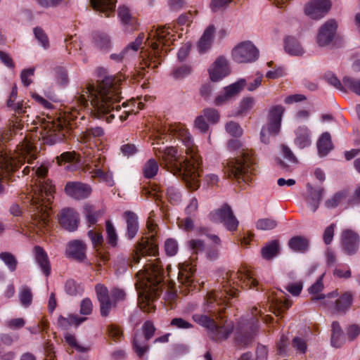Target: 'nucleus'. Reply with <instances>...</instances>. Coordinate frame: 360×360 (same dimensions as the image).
I'll use <instances>...</instances> for the list:
<instances>
[{"label": "nucleus", "instance_id": "f3484780", "mask_svg": "<svg viewBox=\"0 0 360 360\" xmlns=\"http://www.w3.org/2000/svg\"><path fill=\"white\" fill-rule=\"evenodd\" d=\"M67 195L75 199H84L89 197L91 192L89 185L81 182H68L65 187Z\"/></svg>", "mask_w": 360, "mask_h": 360}, {"label": "nucleus", "instance_id": "5fc2aeb1", "mask_svg": "<svg viewBox=\"0 0 360 360\" xmlns=\"http://www.w3.org/2000/svg\"><path fill=\"white\" fill-rule=\"evenodd\" d=\"M94 39L96 46L101 49H107L110 46V39L104 33H95Z\"/></svg>", "mask_w": 360, "mask_h": 360}, {"label": "nucleus", "instance_id": "a878e982", "mask_svg": "<svg viewBox=\"0 0 360 360\" xmlns=\"http://www.w3.org/2000/svg\"><path fill=\"white\" fill-rule=\"evenodd\" d=\"M281 124L270 122L264 125L260 131V140L264 143H269L270 137L277 136L281 130Z\"/></svg>", "mask_w": 360, "mask_h": 360}, {"label": "nucleus", "instance_id": "37998d69", "mask_svg": "<svg viewBox=\"0 0 360 360\" xmlns=\"http://www.w3.org/2000/svg\"><path fill=\"white\" fill-rule=\"evenodd\" d=\"M347 196V193L346 191H338L331 197L328 198L324 205L328 209H334L337 207L340 203Z\"/></svg>", "mask_w": 360, "mask_h": 360}, {"label": "nucleus", "instance_id": "cd10ccee", "mask_svg": "<svg viewBox=\"0 0 360 360\" xmlns=\"http://www.w3.org/2000/svg\"><path fill=\"white\" fill-rule=\"evenodd\" d=\"M127 224L126 236L129 239H133L136 235L139 226L138 217L132 212L128 211L124 213Z\"/></svg>", "mask_w": 360, "mask_h": 360}, {"label": "nucleus", "instance_id": "3c124183", "mask_svg": "<svg viewBox=\"0 0 360 360\" xmlns=\"http://www.w3.org/2000/svg\"><path fill=\"white\" fill-rule=\"evenodd\" d=\"M65 292L72 296L77 295L82 291L81 286L76 283L74 280H68L65 285Z\"/></svg>", "mask_w": 360, "mask_h": 360}, {"label": "nucleus", "instance_id": "603ef678", "mask_svg": "<svg viewBox=\"0 0 360 360\" xmlns=\"http://www.w3.org/2000/svg\"><path fill=\"white\" fill-rule=\"evenodd\" d=\"M202 114L212 124L218 122L220 118L219 112L214 108H205Z\"/></svg>", "mask_w": 360, "mask_h": 360}, {"label": "nucleus", "instance_id": "412c9836", "mask_svg": "<svg viewBox=\"0 0 360 360\" xmlns=\"http://www.w3.org/2000/svg\"><path fill=\"white\" fill-rule=\"evenodd\" d=\"M195 269L188 263L179 264L178 280L179 282L186 286L188 290L192 288L194 282L193 274Z\"/></svg>", "mask_w": 360, "mask_h": 360}, {"label": "nucleus", "instance_id": "c85d7f7f", "mask_svg": "<svg viewBox=\"0 0 360 360\" xmlns=\"http://www.w3.org/2000/svg\"><path fill=\"white\" fill-rule=\"evenodd\" d=\"M281 149L283 158L287 161V162L284 160H278V164L281 169L285 171H289L290 165L298 163V160L294 155L293 152L287 146L282 145Z\"/></svg>", "mask_w": 360, "mask_h": 360}, {"label": "nucleus", "instance_id": "6e6d98bb", "mask_svg": "<svg viewBox=\"0 0 360 360\" xmlns=\"http://www.w3.org/2000/svg\"><path fill=\"white\" fill-rule=\"evenodd\" d=\"M100 303V311L102 316H108L110 314V310L116 307V304L112 300L111 298L104 300Z\"/></svg>", "mask_w": 360, "mask_h": 360}, {"label": "nucleus", "instance_id": "7ed1b4c3", "mask_svg": "<svg viewBox=\"0 0 360 360\" xmlns=\"http://www.w3.org/2000/svg\"><path fill=\"white\" fill-rule=\"evenodd\" d=\"M232 273L227 272L223 278L222 290L212 291L207 295L203 305V312L192 315L194 322L205 328L211 339L218 341L226 340L231 334L233 326L224 321L225 316L222 315L224 308H217L227 302V298L237 296L238 290L231 287Z\"/></svg>", "mask_w": 360, "mask_h": 360}, {"label": "nucleus", "instance_id": "79ce46f5", "mask_svg": "<svg viewBox=\"0 0 360 360\" xmlns=\"http://www.w3.org/2000/svg\"><path fill=\"white\" fill-rule=\"evenodd\" d=\"M159 165L158 162L153 158L149 159L143 167V174L147 179L153 178L158 173Z\"/></svg>", "mask_w": 360, "mask_h": 360}, {"label": "nucleus", "instance_id": "c9c22d12", "mask_svg": "<svg viewBox=\"0 0 360 360\" xmlns=\"http://www.w3.org/2000/svg\"><path fill=\"white\" fill-rule=\"evenodd\" d=\"M148 339H146L141 333H136L134 338L133 347L139 357H142L149 349Z\"/></svg>", "mask_w": 360, "mask_h": 360}, {"label": "nucleus", "instance_id": "423d86ee", "mask_svg": "<svg viewBox=\"0 0 360 360\" xmlns=\"http://www.w3.org/2000/svg\"><path fill=\"white\" fill-rule=\"evenodd\" d=\"M36 150L32 138L26 136L13 153L4 149L0 151V169L9 172L16 170L25 161L30 163L37 158Z\"/></svg>", "mask_w": 360, "mask_h": 360}, {"label": "nucleus", "instance_id": "e2e57ef3", "mask_svg": "<svg viewBox=\"0 0 360 360\" xmlns=\"http://www.w3.org/2000/svg\"><path fill=\"white\" fill-rule=\"evenodd\" d=\"M34 34L36 39L40 42L44 49H47L49 46L48 37L41 28L35 27L34 29Z\"/></svg>", "mask_w": 360, "mask_h": 360}, {"label": "nucleus", "instance_id": "393cba45", "mask_svg": "<svg viewBox=\"0 0 360 360\" xmlns=\"http://www.w3.org/2000/svg\"><path fill=\"white\" fill-rule=\"evenodd\" d=\"M90 3L95 11L108 18L114 13L116 0H90Z\"/></svg>", "mask_w": 360, "mask_h": 360}, {"label": "nucleus", "instance_id": "5701e85b", "mask_svg": "<svg viewBox=\"0 0 360 360\" xmlns=\"http://www.w3.org/2000/svg\"><path fill=\"white\" fill-rule=\"evenodd\" d=\"M118 17L128 32H131L136 29L138 25L137 20L127 6H122L118 8Z\"/></svg>", "mask_w": 360, "mask_h": 360}, {"label": "nucleus", "instance_id": "69168bd1", "mask_svg": "<svg viewBox=\"0 0 360 360\" xmlns=\"http://www.w3.org/2000/svg\"><path fill=\"white\" fill-rule=\"evenodd\" d=\"M167 195L172 204H178L181 201V194L174 187H168L167 188Z\"/></svg>", "mask_w": 360, "mask_h": 360}, {"label": "nucleus", "instance_id": "39448f33", "mask_svg": "<svg viewBox=\"0 0 360 360\" xmlns=\"http://www.w3.org/2000/svg\"><path fill=\"white\" fill-rule=\"evenodd\" d=\"M136 277V288L141 289L139 292V307L143 311L150 313L155 309L153 302L158 295L164 280V269L160 259H147Z\"/></svg>", "mask_w": 360, "mask_h": 360}, {"label": "nucleus", "instance_id": "8fccbe9b", "mask_svg": "<svg viewBox=\"0 0 360 360\" xmlns=\"http://www.w3.org/2000/svg\"><path fill=\"white\" fill-rule=\"evenodd\" d=\"M107 239L108 243L115 246L117 242V236L115 227L110 221H106Z\"/></svg>", "mask_w": 360, "mask_h": 360}, {"label": "nucleus", "instance_id": "a18cd8bd", "mask_svg": "<svg viewBox=\"0 0 360 360\" xmlns=\"http://www.w3.org/2000/svg\"><path fill=\"white\" fill-rule=\"evenodd\" d=\"M277 226V221L271 218L259 219L255 224L257 229L261 231H271L276 229Z\"/></svg>", "mask_w": 360, "mask_h": 360}, {"label": "nucleus", "instance_id": "58836bf2", "mask_svg": "<svg viewBox=\"0 0 360 360\" xmlns=\"http://www.w3.org/2000/svg\"><path fill=\"white\" fill-rule=\"evenodd\" d=\"M232 57L237 63L248 61V42L243 41L237 45L232 51Z\"/></svg>", "mask_w": 360, "mask_h": 360}, {"label": "nucleus", "instance_id": "4468645a", "mask_svg": "<svg viewBox=\"0 0 360 360\" xmlns=\"http://www.w3.org/2000/svg\"><path fill=\"white\" fill-rule=\"evenodd\" d=\"M341 243L343 250L347 255H354L359 248L360 236L352 229H345L342 232Z\"/></svg>", "mask_w": 360, "mask_h": 360}, {"label": "nucleus", "instance_id": "ddd939ff", "mask_svg": "<svg viewBox=\"0 0 360 360\" xmlns=\"http://www.w3.org/2000/svg\"><path fill=\"white\" fill-rule=\"evenodd\" d=\"M330 0H310L305 6L304 13L312 19L323 17L330 9Z\"/></svg>", "mask_w": 360, "mask_h": 360}, {"label": "nucleus", "instance_id": "c756f323", "mask_svg": "<svg viewBox=\"0 0 360 360\" xmlns=\"http://www.w3.org/2000/svg\"><path fill=\"white\" fill-rule=\"evenodd\" d=\"M105 134L104 129L101 127H91L83 131L79 139L83 143H91L102 137Z\"/></svg>", "mask_w": 360, "mask_h": 360}, {"label": "nucleus", "instance_id": "72a5a7b5", "mask_svg": "<svg viewBox=\"0 0 360 360\" xmlns=\"http://www.w3.org/2000/svg\"><path fill=\"white\" fill-rule=\"evenodd\" d=\"M332 333L330 342L333 347L339 348L345 343L343 331L337 321H333L331 325Z\"/></svg>", "mask_w": 360, "mask_h": 360}, {"label": "nucleus", "instance_id": "a19ab883", "mask_svg": "<svg viewBox=\"0 0 360 360\" xmlns=\"http://www.w3.org/2000/svg\"><path fill=\"white\" fill-rule=\"evenodd\" d=\"M285 108L281 105H275L269 110L268 120L281 124L282 117Z\"/></svg>", "mask_w": 360, "mask_h": 360}, {"label": "nucleus", "instance_id": "0e129e2a", "mask_svg": "<svg viewBox=\"0 0 360 360\" xmlns=\"http://www.w3.org/2000/svg\"><path fill=\"white\" fill-rule=\"evenodd\" d=\"M95 290L98 302L110 298V294L109 295L108 290L104 285L97 284Z\"/></svg>", "mask_w": 360, "mask_h": 360}, {"label": "nucleus", "instance_id": "052dcab7", "mask_svg": "<svg viewBox=\"0 0 360 360\" xmlns=\"http://www.w3.org/2000/svg\"><path fill=\"white\" fill-rule=\"evenodd\" d=\"M292 347L300 354H304L307 349L306 341L299 337L292 339Z\"/></svg>", "mask_w": 360, "mask_h": 360}, {"label": "nucleus", "instance_id": "338daca9", "mask_svg": "<svg viewBox=\"0 0 360 360\" xmlns=\"http://www.w3.org/2000/svg\"><path fill=\"white\" fill-rule=\"evenodd\" d=\"M191 72V69L189 66L182 65L172 70V75L175 79H181L185 76L188 75Z\"/></svg>", "mask_w": 360, "mask_h": 360}, {"label": "nucleus", "instance_id": "4c0bfd02", "mask_svg": "<svg viewBox=\"0 0 360 360\" xmlns=\"http://www.w3.org/2000/svg\"><path fill=\"white\" fill-rule=\"evenodd\" d=\"M91 174L92 177L99 178L109 186H112L115 184L112 174L110 172V167H106V169H94Z\"/></svg>", "mask_w": 360, "mask_h": 360}, {"label": "nucleus", "instance_id": "680f3d73", "mask_svg": "<svg viewBox=\"0 0 360 360\" xmlns=\"http://www.w3.org/2000/svg\"><path fill=\"white\" fill-rule=\"evenodd\" d=\"M165 250L168 256H174L178 252L177 242L172 239L169 238L165 243Z\"/></svg>", "mask_w": 360, "mask_h": 360}, {"label": "nucleus", "instance_id": "0eeeda50", "mask_svg": "<svg viewBox=\"0 0 360 360\" xmlns=\"http://www.w3.org/2000/svg\"><path fill=\"white\" fill-rule=\"evenodd\" d=\"M149 236L142 238L135 245L130 265L139 264L142 257L146 256L155 257L158 254V246L155 240L158 233V226L153 221H147Z\"/></svg>", "mask_w": 360, "mask_h": 360}, {"label": "nucleus", "instance_id": "f257e3e1", "mask_svg": "<svg viewBox=\"0 0 360 360\" xmlns=\"http://www.w3.org/2000/svg\"><path fill=\"white\" fill-rule=\"evenodd\" d=\"M169 130L174 136L181 140L186 147V157L181 158L174 147L162 148L159 142L153 143L156 157L160 165L174 176L181 177L186 186L191 190H197L200 186V167L202 163L197 146L193 143L191 135L181 124H174Z\"/></svg>", "mask_w": 360, "mask_h": 360}, {"label": "nucleus", "instance_id": "1a4fd4ad", "mask_svg": "<svg viewBox=\"0 0 360 360\" xmlns=\"http://www.w3.org/2000/svg\"><path fill=\"white\" fill-rule=\"evenodd\" d=\"M338 295L337 290L333 291L326 295L323 294L319 295L311 298V301L315 302L319 300H322V304L326 307L331 308L335 314L345 313V311L350 307L352 302V296L349 292H345L342 294L335 301L333 300L336 298Z\"/></svg>", "mask_w": 360, "mask_h": 360}, {"label": "nucleus", "instance_id": "13d9d810", "mask_svg": "<svg viewBox=\"0 0 360 360\" xmlns=\"http://www.w3.org/2000/svg\"><path fill=\"white\" fill-rule=\"evenodd\" d=\"M273 304L274 305V313L279 315L284 309H288L290 307V302L288 300H283L281 297L276 298Z\"/></svg>", "mask_w": 360, "mask_h": 360}, {"label": "nucleus", "instance_id": "9d476101", "mask_svg": "<svg viewBox=\"0 0 360 360\" xmlns=\"http://www.w3.org/2000/svg\"><path fill=\"white\" fill-rule=\"evenodd\" d=\"M247 160L244 150L241 155L229 160L224 166V172L229 177L234 179L241 189L246 188Z\"/></svg>", "mask_w": 360, "mask_h": 360}, {"label": "nucleus", "instance_id": "473e14b6", "mask_svg": "<svg viewBox=\"0 0 360 360\" xmlns=\"http://www.w3.org/2000/svg\"><path fill=\"white\" fill-rule=\"evenodd\" d=\"M280 252V245L278 240H273L267 243L261 250V255L263 259L271 260L276 257Z\"/></svg>", "mask_w": 360, "mask_h": 360}, {"label": "nucleus", "instance_id": "dca6fc26", "mask_svg": "<svg viewBox=\"0 0 360 360\" xmlns=\"http://www.w3.org/2000/svg\"><path fill=\"white\" fill-rule=\"evenodd\" d=\"M60 226L68 231H75L78 227V213L72 208H64L58 214Z\"/></svg>", "mask_w": 360, "mask_h": 360}, {"label": "nucleus", "instance_id": "6ab92c4d", "mask_svg": "<svg viewBox=\"0 0 360 360\" xmlns=\"http://www.w3.org/2000/svg\"><path fill=\"white\" fill-rule=\"evenodd\" d=\"M229 72L228 61L224 57H219L209 70L210 79L213 82L220 80Z\"/></svg>", "mask_w": 360, "mask_h": 360}, {"label": "nucleus", "instance_id": "e433bc0d", "mask_svg": "<svg viewBox=\"0 0 360 360\" xmlns=\"http://www.w3.org/2000/svg\"><path fill=\"white\" fill-rule=\"evenodd\" d=\"M288 244L294 252H304L309 248V240L306 238L299 236L291 238Z\"/></svg>", "mask_w": 360, "mask_h": 360}, {"label": "nucleus", "instance_id": "f704fd0d", "mask_svg": "<svg viewBox=\"0 0 360 360\" xmlns=\"http://www.w3.org/2000/svg\"><path fill=\"white\" fill-rule=\"evenodd\" d=\"M317 149L320 156H326L332 149L331 137L328 132L322 134L317 142Z\"/></svg>", "mask_w": 360, "mask_h": 360}, {"label": "nucleus", "instance_id": "c03bdc74", "mask_svg": "<svg viewBox=\"0 0 360 360\" xmlns=\"http://www.w3.org/2000/svg\"><path fill=\"white\" fill-rule=\"evenodd\" d=\"M235 342L238 347H245L248 344L247 328L245 325L238 326L235 333Z\"/></svg>", "mask_w": 360, "mask_h": 360}, {"label": "nucleus", "instance_id": "20e7f679", "mask_svg": "<svg viewBox=\"0 0 360 360\" xmlns=\"http://www.w3.org/2000/svg\"><path fill=\"white\" fill-rule=\"evenodd\" d=\"M48 169L44 166L34 171L37 179L27 198L30 199L28 227L36 233H44L50 226V203L55 192L54 186L46 178Z\"/></svg>", "mask_w": 360, "mask_h": 360}, {"label": "nucleus", "instance_id": "7c9ffc66", "mask_svg": "<svg viewBox=\"0 0 360 360\" xmlns=\"http://www.w3.org/2000/svg\"><path fill=\"white\" fill-rule=\"evenodd\" d=\"M35 259L43 273L48 276L51 273V266L48 256L44 249L39 246L34 248Z\"/></svg>", "mask_w": 360, "mask_h": 360}, {"label": "nucleus", "instance_id": "bf43d9fd", "mask_svg": "<svg viewBox=\"0 0 360 360\" xmlns=\"http://www.w3.org/2000/svg\"><path fill=\"white\" fill-rule=\"evenodd\" d=\"M170 326L178 329H190L193 324L182 318H174L170 322Z\"/></svg>", "mask_w": 360, "mask_h": 360}, {"label": "nucleus", "instance_id": "774afa93", "mask_svg": "<svg viewBox=\"0 0 360 360\" xmlns=\"http://www.w3.org/2000/svg\"><path fill=\"white\" fill-rule=\"evenodd\" d=\"M233 0H212L210 8L212 11L217 12L225 9Z\"/></svg>", "mask_w": 360, "mask_h": 360}, {"label": "nucleus", "instance_id": "2eb2a0df", "mask_svg": "<svg viewBox=\"0 0 360 360\" xmlns=\"http://www.w3.org/2000/svg\"><path fill=\"white\" fill-rule=\"evenodd\" d=\"M338 27L337 22L333 19L327 20L319 29L317 35V43L319 46L330 44L335 35Z\"/></svg>", "mask_w": 360, "mask_h": 360}, {"label": "nucleus", "instance_id": "f03ea898", "mask_svg": "<svg viewBox=\"0 0 360 360\" xmlns=\"http://www.w3.org/2000/svg\"><path fill=\"white\" fill-rule=\"evenodd\" d=\"M120 81L114 77L106 76L98 82L96 87L92 84H87L82 92L75 96L77 103L82 108L86 107L90 101L95 117L104 118L107 122H111L115 117H119L121 121L126 120L134 110L120 112L121 107L117 104L120 101Z\"/></svg>", "mask_w": 360, "mask_h": 360}, {"label": "nucleus", "instance_id": "b1692460", "mask_svg": "<svg viewBox=\"0 0 360 360\" xmlns=\"http://www.w3.org/2000/svg\"><path fill=\"white\" fill-rule=\"evenodd\" d=\"M215 31L216 29L213 25H210L205 30L202 35L198 42V49L200 53H205L211 48Z\"/></svg>", "mask_w": 360, "mask_h": 360}, {"label": "nucleus", "instance_id": "ea45409f", "mask_svg": "<svg viewBox=\"0 0 360 360\" xmlns=\"http://www.w3.org/2000/svg\"><path fill=\"white\" fill-rule=\"evenodd\" d=\"M169 30V27H166L165 26L160 27L156 30L153 37H156L157 41L163 45H169L174 40L172 39L174 35L171 34Z\"/></svg>", "mask_w": 360, "mask_h": 360}, {"label": "nucleus", "instance_id": "49530a36", "mask_svg": "<svg viewBox=\"0 0 360 360\" xmlns=\"http://www.w3.org/2000/svg\"><path fill=\"white\" fill-rule=\"evenodd\" d=\"M19 299L22 306L25 307H29L32 301V294L30 288L27 286H22L19 292Z\"/></svg>", "mask_w": 360, "mask_h": 360}, {"label": "nucleus", "instance_id": "4be33fe9", "mask_svg": "<svg viewBox=\"0 0 360 360\" xmlns=\"http://www.w3.org/2000/svg\"><path fill=\"white\" fill-rule=\"evenodd\" d=\"M66 254L68 257L82 262L86 257V245L82 240H72L67 245Z\"/></svg>", "mask_w": 360, "mask_h": 360}, {"label": "nucleus", "instance_id": "a211bd4d", "mask_svg": "<svg viewBox=\"0 0 360 360\" xmlns=\"http://www.w3.org/2000/svg\"><path fill=\"white\" fill-rule=\"evenodd\" d=\"M307 194L305 197V201L307 207L314 213L319 208V204L323 198L325 190L322 187L314 188L308 184L307 185Z\"/></svg>", "mask_w": 360, "mask_h": 360}, {"label": "nucleus", "instance_id": "bb28decb", "mask_svg": "<svg viewBox=\"0 0 360 360\" xmlns=\"http://www.w3.org/2000/svg\"><path fill=\"white\" fill-rule=\"evenodd\" d=\"M295 144L300 149L308 147L311 145L310 132L305 126L299 127L295 131Z\"/></svg>", "mask_w": 360, "mask_h": 360}, {"label": "nucleus", "instance_id": "09e8293b", "mask_svg": "<svg viewBox=\"0 0 360 360\" xmlns=\"http://www.w3.org/2000/svg\"><path fill=\"white\" fill-rule=\"evenodd\" d=\"M0 259L5 263L11 271H14L17 266V259L10 252H4L0 253Z\"/></svg>", "mask_w": 360, "mask_h": 360}, {"label": "nucleus", "instance_id": "9b49d317", "mask_svg": "<svg viewBox=\"0 0 360 360\" xmlns=\"http://www.w3.org/2000/svg\"><path fill=\"white\" fill-rule=\"evenodd\" d=\"M211 219L220 222L229 231H234L238 225V221L233 214L231 207L226 204L210 214Z\"/></svg>", "mask_w": 360, "mask_h": 360}, {"label": "nucleus", "instance_id": "f8f14e48", "mask_svg": "<svg viewBox=\"0 0 360 360\" xmlns=\"http://www.w3.org/2000/svg\"><path fill=\"white\" fill-rule=\"evenodd\" d=\"M247 82L245 79H240L226 87L221 94L216 96L214 103L216 105H222L237 96L246 86Z\"/></svg>", "mask_w": 360, "mask_h": 360}, {"label": "nucleus", "instance_id": "6e6552de", "mask_svg": "<svg viewBox=\"0 0 360 360\" xmlns=\"http://www.w3.org/2000/svg\"><path fill=\"white\" fill-rule=\"evenodd\" d=\"M34 122L39 124L37 129H40L39 134L45 143L52 145L65 139L68 130L60 120H53L51 117L48 120L38 117L37 121Z\"/></svg>", "mask_w": 360, "mask_h": 360}, {"label": "nucleus", "instance_id": "aec40b11", "mask_svg": "<svg viewBox=\"0 0 360 360\" xmlns=\"http://www.w3.org/2000/svg\"><path fill=\"white\" fill-rule=\"evenodd\" d=\"M143 38L144 34L143 33L139 34L136 40L129 44L121 53L111 54L110 58L116 62H122L124 59H129L130 57L134 56L136 52L141 47Z\"/></svg>", "mask_w": 360, "mask_h": 360}, {"label": "nucleus", "instance_id": "de8ad7c7", "mask_svg": "<svg viewBox=\"0 0 360 360\" xmlns=\"http://www.w3.org/2000/svg\"><path fill=\"white\" fill-rule=\"evenodd\" d=\"M342 82L345 86L360 96V79L350 77H345L342 79Z\"/></svg>", "mask_w": 360, "mask_h": 360}, {"label": "nucleus", "instance_id": "2f4dec72", "mask_svg": "<svg viewBox=\"0 0 360 360\" xmlns=\"http://www.w3.org/2000/svg\"><path fill=\"white\" fill-rule=\"evenodd\" d=\"M284 48L286 53L292 56H300L304 53L300 43L292 37H288L284 41Z\"/></svg>", "mask_w": 360, "mask_h": 360}, {"label": "nucleus", "instance_id": "864d4df0", "mask_svg": "<svg viewBox=\"0 0 360 360\" xmlns=\"http://www.w3.org/2000/svg\"><path fill=\"white\" fill-rule=\"evenodd\" d=\"M85 320H86V318L79 317L76 314H70V315H69L68 319H66L62 316H60L58 317V322L62 325L64 324L65 323L68 322L70 325H75V326H77L81 323L84 321Z\"/></svg>", "mask_w": 360, "mask_h": 360}, {"label": "nucleus", "instance_id": "4d7b16f0", "mask_svg": "<svg viewBox=\"0 0 360 360\" xmlns=\"http://www.w3.org/2000/svg\"><path fill=\"white\" fill-rule=\"evenodd\" d=\"M84 214L88 222L92 225L96 223L99 214L94 210L91 205L84 206Z\"/></svg>", "mask_w": 360, "mask_h": 360}]
</instances>
